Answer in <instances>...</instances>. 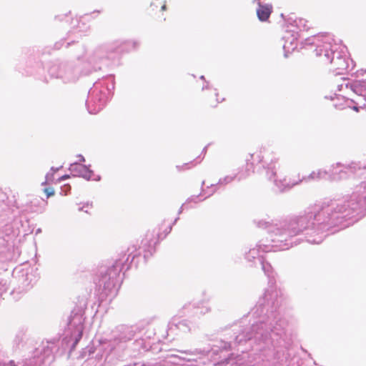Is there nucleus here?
Here are the masks:
<instances>
[{
    "label": "nucleus",
    "instance_id": "f257e3e1",
    "mask_svg": "<svg viewBox=\"0 0 366 366\" xmlns=\"http://www.w3.org/2000/svg\"><path fill=\"white\" fill-rule=\"evenodd\" d=\"M324 53V56L321 60L322 64H331L333 61V52L331 50L330 44H324L323 45L319 46L315 49V54L317 56H321Z\"/></svg>",
    "mask_w": 366,
    "mask_h": 366
},
{
    "label": "nucleus",
    "instance_id": "f03ea898",
    "mask_svg": "<svg viewBox=\"0 0 366 366\" xmlns=\"http://www.w3.org/2000/svg\"><path fill=\"white\" fill-rule=\"evenodd\" d=\"M259 8L257 10V15L261 21H267L272 11V6L271 4H261L258 3Z\"/></svg>",
    "mask_w": 366,
    "mask_h": 366
},
{
    "label": "nucleus",
    "instance_id": "7ed1b4c3",
    "mask_svg": "<svg viewBox=\"0 0 366 366\" xmlns=\"http://www.w3.org/2000/svg\"><path fill=\"white\" fill-rule=\"evenodd\" d=\"M72 171L79 177H81L86 179H90L92 176V172L85 165L81 164H76L72 166Z\"/></svg>",
    "mask_w": 366,
    "mask_h": 366
},
{
    "label": "nucleus",
    "instance_id": "20e7f679",
    "mask_svg": "<svg viewBox=\"0 0 366 366\" xmlns=\"http://www.w3.org/2000/svg\"><path fill=\"white\" fill-rule=\"evenodd\" d=\"M218 95H219V94L217 92H216L215 91H214L211 94V97L209 99V103L210 107H215L218 103L222 102V101L224 100V97L219 99Z\"/></svg>",
    "mask_w": 366,
    "mask_h": 366
},
{
    "label": "nucleus",
    "instance_id": "39448f33",
    "mask_svg": "<svg viewBox=\"0 0 366 366\" xmlns=\"http://www.w3.org/2000/svg\"><path fill=\"white\" fill-rule=\"evenodd\" d=\"M43 192L46 194V198L53 197L55 194V190L53 187H45Z\"/></svg>",
    "mask_w": 366,
    "mask_h": 366
},
{
    "label": "nucleus",
    "instance_id": "423d86ee",
    "mask_svg": "<svg viewBox=\"0 0 366 366\" xmlns=\"http://www.w3.org/2000/svg\"><path fill=\"white\" fill-rule=\"evenodd\" d=\"M68 178H69V175H67V174L63 175L60 178H59L58 182H61V181L68 179Z\"/></svg>",
    "mask_w": 366,
    "mask_h": 366
},
{
    "label": "nucleus",
    "instance_id": "0eeeda50",
    "mask_svg": "<svg viewBox=\"0 0 366 366\" xmlns=\"http://www.w3.org/2000/svg\"><path fill=\"white\" fill-rule=\"evenodd\" d=\"M159 4L160 5L161 9L162 11L166 9V4H165V3H162V1H160V2H159Z\"/></svg>",
    "mask_w": 366,
    "mask_h": 366
},
{
    "label": "nucleus",
    "instance_id": "6e6552de",
    "mask_svg": "<svg viewBox=\"0 0 366 366\" xmlns=\"http://www.w3.org/2000/svg\"><path fill=\"white\" fill-rule=\"evenodd\" d=\"M353 109H354V110H355L357 112L358 111V108L357 107H354Z\"/></svg>",
    "mask_w": 366,
    "mask_h": 366
},
{
    "label": "nucleus",
    "instance_id": "1a4fd4ad",
    "mask_svg": "<svg viewBox=\"0 0 366 366\" xmlns=\"http://www.w3.org/2000/svg\"><path fill=\"white\" fill-rule=\"evenodd\" d=\"M66 187H67V188H68V189H69V190L71 189V187H70V186H69V185H67Z\"/></svg>",
    "mask_w": 366,
    "mask_h": 366
},
{
    "label": "nucleus",
    "instance_id": "9d476101",
    "mask_svg": "<svg viewBox=\"0 0 366 366\" xmlns=\"http://www.w3.org/2000/svg\"><path fill=\"white\" fill-rule=\"evenodd\" d=\"M45 184H46V182H42V185H45Z\"/></svg>",
    "mask_w": 366,
    "mask_h": 366
},
{
    "label": "nucleus",
    "instance_id": "9b49d317",
    "mask_svg": "<svg viewBox=\"0 0 366 366\" xmlns=\"http://www.w3.org/2000/svg\"><path fill=\"white\" fill-rule=\"evenodd\" d=\"M155 5V3L151 4V7Z\"/></svg>",
    "mask_w": 366,
    "mask_h": 366
}]
</instances>
